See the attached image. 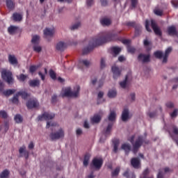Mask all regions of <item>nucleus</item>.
I'll return each mask as SVG.
<instances>
[{"instance_id":"51","label":"nucleus","mask_w":178,"mask_h":178,"mask_svg":"<svg viewBox=\"0 0 178 178\" xmlns=\"http://www.w3.org/2000/svg\"><path fill=\"white\" fill-rule=\"evenodd\" d=\"M0 118L3 119H8V113L5 111H0Z\"/></svg>"},{"instance_id":"7","label":"nucleus","mask_w":178,"mask_h":178,"mask_svg":"<svg viewBox=\"0 0 178 178\" xmlns=\"http://www.w3.org/2000/svg\"><path fill=\"white\" fill-rule=\"evenodd\" d=\"M151 27L156 35H159V37H162V31H161V28L158 26V24L154 19H151Z\"/></svg>"},{"instance_id":"6","label":"nucleus","mask_w":178,"mask_h":178,"mask_svg":"<svg viewBox=\"0 0 178 178\" xmlns=\"http://www.w3.org/2000/svg\"><path fill=\"white\" fill-rule=\"evenodd\" d=\"M26 108L28 109H37V108H40V102L36 98L29 99L26 102Z\"/></svg>"},{"instance_id":"45","label":"nucleus","mask_w":178,"mask_h":178,"mask_svg":"<svg viewBox=\"0 0 178 178\" xmlns=\"http://www.w3.org/2000/svg\"><path fill=\"white\" fill-rule=\"evenodd\" d=\"M143 44L147 51H149L151 50V47H148L149 45H151V42H149L147 39L143 40Z\"/></svg>"},{"instance_id":"15","label":"nucleus","mask_w":178,"mask_h":178,"mask_svg":"<svg viewBox=\"0 0 178 178\" xmlns=\"http://www.w3.org/2000/svg\"><path fill=\"white\" fill-rule=\"evenodd\" d=\"M131 165L134 169H138L141 166V161L139 158L134 157L131 159Z\"/></svg>"},{"instance_id":"43","label":"nucleus","mask_w":178,"mask_h":178,"mask_svg":"<svg viewBox=\"0 0 178 178\" xmlns=\"http://www.w3.org/2000/svg\"><path fill=\"white\" fill-rule=\"evenodd\" d=\"M129 79V75H126L125 79L121 82H120V86L122 88H125L126 86H127V80Z\"/></svg>"},{"instance_id":"25","label":"nucleus","mask_w":178,"mask_h":178,"mask_svg":"<svg viewBox=\"0 0 178 178\" xmlns=\"http://www.w3.org/2000/svg\"><path fill=\"white\" fill-rule=\"evenodd\" d=\"M29 84L30 87H40V80L38 79H33V80H29Z\"/></svg>"},{"instance_id":"55","label":"nucleus","mask_w":178,"mask_h":178,"mask_svg":"<svg viewBox=\"0 0 178 178\" xmlns=\"http://www.w3.org/2000/svg\"><path fill=\"white\" fill-rule=\"evenodd\" d=\"M127 51L130 54H134V52H136V48H134L133 47H131V46H128L127 47Z\"/></svg>"},{"instance_id":"30","label":"nucleus","mask_w":178,"mask_h":178,"mask_svg":"<svg viewBox=\"0 0 178 178\" xmlns=\"http://www.w3.org/2000/svg\"><path fill=\"white\" fill-rule=\"evenodd\" d=\"M8 61L11 65H17V59L13 55L8 56Z\"/></svg>"},{"instance_id":"56","label":"nucleus","mask_w":178,"mask_h":178,"mask_svg":"<svg viewBox=\"0 0 178 178\" xmlns=\"http://www.w3.org/2000/svg\"><path fill=\"white\" fill-rule=\"evenodd\" d=\"M58 102V95H54L51 97V104H56Z\"/></svg>"},{"instance_id":"37","label":"nucleus","mask_w":178,"mask_h":178,"mask_svg":"<svg viewBox=\"0 0 178 178\" xmlns=\"http://www.w3.org/2000/svg\"><path fill=\"white\" fill-rule=\"evenodd\" d=\"M14 120H15V123H18V124L19 123H22V122H23V117L20 114H17L14 117Z\"/></svg>"},{"instance_id":"42","label":"nucleus","mask_w":178,"mask_h":178,"mask_svg":"<svg viewBox=\"0 0 178 178\" xmlns=\"http://www.w3.org/2000/svg\"><path fill=\"white\" fill-rule=\"evenodd\" d=\"M10 101L12 102L13 104H19V95L17 93L15 94L13 98L10 99Z\"/></svg>"},{"instance_id":"3","label":"nucleus","mask_w":178,"mask_h":178,"mask_svg":"<svg viewBox=\"0 0 178 178\" xmlns=\"http://www.w3.org/2000/svg\"><path fill=\"white\" fill-rule=\"evenodd\" d=\"M1 77L3 80L6 81L8 84L13 83V77L12 76V72L9 70H3L1 71Z\"/></svg>"},{"instance_id":"58","label":"nucleus","mask_w":178,"mask_h":178,"mask_svg":"<svg viewBox=\"0 0 178 178\" xmlns=\"http://www.w3.org/2000/svg\"><path fill=\"white\" fill-rule=\"evenodd\" d=\"M86 5L88 8H90L94 5V0H86Z\"/></svg>"},{"instance_id":"2","label":"nucleus","mask_w":178,"mask_h":178,"mask_svg":"<svg viewBox=\"0 0 178 178\" xmlns=\"http://www.w3.org/2000/svg\"><path fill=\"white\" fill-rule=\"evenodd\" d=\"M134 138H136V136L133 135L129 139V141L133 145V149L132 152L134 154H136V152H138V149L143 145L144 143V136H140L138 137V138L134 142Z\"/></svg>"},{"instance_id":"64","label":"nucleus","mask_w":178,"mask_h":178,"mask_svg":"<svg viewBox=\"0 0 178 178\" xmlns=\"http://www.w3.org/2000/svg\"><path fill=\"white\" fill-rule=\"evenodd\" d=\"M170 52H172V47H168V48L165 50V54H164V55L169 56V54H170Z\"/></svg>"},{"instance_id":"54","label":"nucleus","mask_w":178,"mask_h":178,"mask_svg":"<svg viewBox=\"0 0 178 178\" xmlns=\"http://www.w3.org/2000/svg\"><path fill=\"white\" fill-rule=\"evenodd\" d=\"M80 26H81L80 22H78V23H76V24H74V25H72V26L70 27V30H77V29H79Z\"/></svg>"},{"instance_id":"40","label":"nucleus","mask_w":178,"mask_h":178,"mask_svg":"<svg viewBox=\"0 0 178 178\" xmlns=\"http://www.w3.org/2000/svg\"><path fill=\"white\" fill-rule=\"evenodd\" d=\"M18 96H21L23 99H27V97H29V93L25 91H19L17 92Z\"/></svg>"},{"instance_id":"21","label":"nucleus","mask_w":178,"mask_h":178,"mask_svg":"<svg viewBox=\"0 0 178 178\" xmlns=\"http://www.w3.org/2000/svg\"><path fill=\"white\" fill-rule=\"evenodd\" d=\"M113 152L115 154H118V149L119 148V144H120V140L118 138L113 139Z\"/></svg>"},{"instance_id":"60","label":"nucleus","mask_w":178,"mask_h":178,"mask_svg":"<svg viewBox=\"0 0 178 178\" xmlns=\"http://www.w3.org/2000/svg\"><path fill=\"white\" fill-rule=\"evenodd\" d=\"M3 88H5V85L3 82L0 80V94L3 92Z\"/></svg>"},{"instance_id":"14","label":"nucleus","mask_w":178,"mask_h":178,"mask_svg":"<svg viewBox=\"0 0 178 178\" xmlns=\"http://www.w3.org/2000/svg\"><path fill=\"white\" fill-rule=\"evenodd\" d=\"M19 152L20 154L19 157L22 158V156H24L25 159H29V156L30 155V153L29 151L26 150V146H22L19 149Z\"/></svg>"},{"instance_id":"23","label":"nucleus","mask_w":178,"mask_h":178,"mask_svg":"<svg viewBox=\"0 0 178 178\" xmlns=\"http://www.w3.org/2000/svg\"><path fill=\"white\" fill-rule=\"evenodd\" d=\"M121 51H122V49L120 47H111V54L113 56H115V57L118 56V55H119Z\"/></svg>"},{"instance_id":"35","label":"nucleus","mask_w":178,"mask_h":178,"mask_svg":"<svg viewBox=\"0 0 178 178\" xmlns=\"http://www.w3.org/2000/svg\"><path fill=\"white\" fill-rule=\"evenodd\" d=\"M28 77H29V75H26L24 74H21L17 76V78L19 80V81H22V83H24L26 80H27Z\"/></svg>"},{"instance_id":"52","label":"nucleus","mask_w":178,"mask_h":178,"mask_svg":"<svg viewBox=\"0 0 178 178\" xmlns=\"http://www.w3.org/2000/svg\"><path fill=\"white\" fill-rule=\"evenodd\" d=\"M177 115H178V109L177 108H175L172 113H170V118H172V119L177 118Z\"/></svg>"},{"instance_id":"33","label":"nucleus","mask_w":178,"mask_h":178,"mask_svg":"<svg viewBox=\"0 0 178 178\" xmlns=\"http://www.w3.org/2000/svg\"><path fill=\"white\" fill-rule=\"evenodd\" d=\"M6 6L8 9H10V10H13V9H15V3L12 0H6Z\"/></svg>"},{"instance_id":"4","label":"nucleus","mask_w":178,"mask_h":178,"mask_svg":"<svg viewBox=\"0 0 178 178\" xmlns=\"http://www.w3.org/2000/svg\"><path fill=\"white\" fill-rule=\"evenodd\" d=\"M80 95V86H76L74 90L71 91L70 88H67V97L68 98H79Z\"/></svg>"},{"instance_id":"57","label":"nucleus","mask_w":178,"mask_h":178,"mask_svg":"<svg viewBox=\"0 0 178 178\" xmlns=\"http://www.w3.org/2000/svg\"><path fill=\"white\" fill-rule=\"evenodd\" d=\"M165 106H167L168 108H169L170 109H172V108H175V104H173V102H168L165 104Z\"/></svg>"},{"instance_id":"46","label":"nucleus","mask_w":178,"mask_h":178,"mask_svg":"<svg viewBox=\"0 0 178 178\" xmlns=\"http://www.w3.org/2000/svg\"><path fill=\"white\" fill-rule=\"evenodd\" d=\"M60 97H62V98H65L67 97V88H63L60 94Z\"/></svg>"},{"instance_id":"16","label":"nucleus","mask_w":178,"mask_h":178,"mask_svg":"<svg viewBox=\"0 0 178 178\" xmlns=\"http://www.w3.org/2000/svg\"><path fill=\"white\" fill-rule=\"evenodd\" d=\"M151 56L149 54L145 55L143 54H140L138 56V60H141L143 63H147L149 62Z\"/></svg>"},{"instance_id":"47","label":"nucleus","mask_w":178,"mask_h":178,"mask_svg":"<svg viewBox=\"0 0 178 178\" xmlns=\"http://www.w3.org/2000/svg\"><path fill=\"white\" fill-rule=\"evenodd\" d=\"M9 176V170H5L0 174V178H6Z\"/></svg>"},{"instance_id":"63","label":"nucleus","mask_w":178,"mask_h":178,"mask_svg":"<svg viewBox=\"0 0 178 178\" xmlns=\"http://www.w3.org/2000/svg\"><path fill=\"white\" fill-rule=\"evenodd\" d=\"M100 66L102 69H104V67H105V58L101 59Z\"/></svg>"},{"instance_id":"49","label":"nucleus","mask_w":178,"mask_h":178,"mask_svg":"<svg viewBox=\"0 0 178 178\" xmlns=\"http://www.w3.org/2000/svg\"><path fill=\"white\" fill-rule=\"evenodd\" d=\"M149 23H150L149 20L146 19L145 26V29H146L147 31H148L149 33H151L152 31V30H151V28H149Z\"/></svg>"},{"instance_id":"34","label":"nucleus","mask_w":178,"mask_h":178,"mask_svg":"<svg viewBox=\"0 0 178 178\" xmlns=\"http://www.w3.org/2000/svg\"><path fill=\"white\" fill-rule=\"evenodd\" d=\"M13 18L15 22H20L22 19H23V17L21 14H19L17 13H15L13 15Z\"/></svg>"},{"instance_id":"13","label":"nucleus","mask_w":178,"mask_h":178,"mask_svg":"<svg viewBox=\"0 0 178 178\" xmlns=\"http://www.w3.org/2000/svg\"><path fill=\"white\" fill-rule=\"evenodd\" d=\"M65 49H66V44L64 42L60 41L56 43V51H57V52H65Z\"/></svg>"},{"instance_id":"12","label":"nucleus","mask_w":178,"mask_h":178,"mask_svg":"<svg viewBox=\"0 0 178 178\" xmlns=\"http://www.w3.org/2000/svg\"><path fill=\"white\" fill-rule=\"evenodd\" d=\"M163 171H162L161 170H159V173L157 175V178H163L165 176V174L173 172V170L170 169L169 167L164 168L163 169Z\"/></svg>"},{"instance_id":"39","label":"nucleus","mask_w":178,"mask_h":178,"mask_svg":"<svg viewBox=\"0 0 178 178\" xmlns=\"http://www.w3.org/2000/svg\"><path fill=\"white\" fill-rule=\"evenodd\" d=\"M33 49L35 52L40 54V52H41V51H42V47L40 45V44H33Z\"/></svg>"},{"instance_id":"26","label":"nucleus","mask_w":178,"mask_h":178,"mask_svg":"<svg viewBox=\"0 0 178 178\" xmlns=\"http://www.w3.org/2000/svg\"><path fill=\"white\" fill-rule=\"evenodd\" d=\"M112 127H113V123L112 122L108 123L106 130L104 131V134L106 137H107V136H111V131L112 130Z\"/></svg>"},{"instance_id":"50","label":"nucleus","mask_w":178,"mask_h":178,"mask_svg":"<svg viewBox=\"0 0 178 178\" xmlns=\"http://www.w3.org/2000/svg\"><path fill=\"white\" fill-rule=\"evenodd\" d=\"M137 5H138V0H131V6L132 9L137 8Z\"/></svg>"},{"instance_id":"31","label":"nucleus","mask_w":178,"mask_h":178,"mask_svg":"<svg viewBox=\"0 0 178 178\" xmlns=\"http://www.w3.org/2000/svg\"><path fill=\"white\" fill-rule=\"evenodd\" d=\"M92 123H99L101 122V115H95L92 118H90Z\"/></svg>"},{"instance_id":"22","label":"nucleus","mask_w":178,"mask_h":178,"mask_svg":"<svg viewBox=\"0 0 178 178\" xmlns=\"http://www.w3.org/2000/svg\"><path fill=\"white\" fill-rule=\"evenodd\" d=\"M19 31V27L15 26H10L8 29V31L10 35H15V34H17V31Z\"/></svg>"},{"instance_id":"24","label":"nucleus","mask_w":178,"mask_h":178,"mask_svg":"<svg viewBox=\"0 0 178 178\" xmlns=\"http://www.w3.org/2000/svg\"><path fill=\"white\" fill-rule=\"evenodd\" d=\"M122 122H127L129 120V109L124 108L122 113Z\"/></svg>"},{"instance_id":"18","label":"nucleus","mask_w":178,"mask_h":178,"mask_svg":"<svg viewBox=\"0 0 178 178\" xmlns=\"http://www.w3.org/2000/svg\"><path fill=\"white\" fill-rule=\"evenodd\" d=\"M167 33L168 35H177V30H176V26H168L167 29Z\"/></svg>"},{"instance_id":"9","label":"nucleus","mask_w":178,"mask_h":178,"mask_svg":"<svg viewBox=\"0 0 178 178\" xmlns=\"http://www.w3.org/2000/svg\"><path fill=\"white\" fill-rule=\"evenodd\" d=\"M92 163L97 170H99V169L102 168V165H104V160H102V159L95 158L93 159Z\"/></svg>"},{"instance_id":"17","label":"nucleus","mask_w":178,"mask_h":178,"mask_svg":"<svg viewBox=\"0 0 178 178\" xmlns=\"http://www.w3.org/2000/svg\"><path fill=\"white\" fill-rule=\"evenodd\" d=\"M111 70L113 72V79L115 80H116V79H118V77L120 76V74L122 73V70H120V69H119L118 67L113 66L112 68H111Z\"/></svg>"},{"instance_id":"5","label":"nucleus","mask_w":178,"mask_h":178,"mask_svg":"<svg viewBox=\"0 0 178 178\" xmlns=\"http://www.w3.org/2000/svg\"><path fill=\"white\" fill-rule=\"evenodd\" d=\"M49 137L51 141H56V140H59L60 138H63L65 137V131H63L62 129H60L56 132L51 133Z\"/></svg>"},{"instance_id":"27","label":"nucleus","mask_w":178,"mask_h":178,"mask_svg":"<svg viewBox=\"0 0 178 178\" xmlns=\"http://www.w3.org/2000/svg\"><path fill=\"white\" fill-rule=\"evenodd\" d=\"M40 35H33L31 40V44H33V45H37L40 44Z\"/></svg>"},{"instance_id":"10","label":"nucleus","mask_w":178,"mask_h":178,"mask_svg":"<svg viewBox=\"0 0 178 178\" xmlns=\"http://www.w3.org/2000/svg\"><path fill=\"white\" fill-rule=\"evenodd\" d=\"M55 118V114L52 113H44L42 115L38 116V120H52Z\"/></svg>"},{"instance_id":"8","label":"nucleus","mask_w":178,"mask_h":178,"mask_svg":"<svg viewBox=\"0 0 178 178\" xmlns=\"http://www.w3.org/2000/svg\"><path fill=\"white\" fill-rule=\"evenodd\" d=\"M44 38L48 40V38H52L54 34H55V28H45L43 30Z\"/></svg>"},{"instance_id":"19","label":"nucleus","mask_w":178,"mask_h":178,"mask_svg":"<svg viewBox=\"0 0 178 178\" xmlns=\"http://www.w3.org/2000/svg\"><path fill=\"white\" fill-rule=\"evenodd\" d=\"M90 65V63L88 60H79L78 63V67L82 70L83 65L86 66V67H88Z\"/></svg>"},{"instance_id":"44","label":"nucleus","mask_w":178,"mask_h":178,"mask_svg":"<svg viewBox=\"0 0 178 178\" xmlns=\"http://www.w3.org/2000/svg\"><path fill=\"white\" fill-rule=\"evenodd\" d=\"M155 58L157 59H162L163 58V53L161 51H156L154 53Z\"/></svg>"},{"instance_id":"11","label":"nucleus","mask_w":178,"mask_h":178,"mask_svg":"<svg viewBox=\"0 0 178 178\" xmlns=\"http://www.w3.org/2000/svg\"><path fill=\"white\" fill-rule=\"evenodd\" d=\"M125 26H127V27L135 28L136 33H139L140 30H141V26L139 24L136 23V22H126Z\"/></svg>"},{"instance_id":"36","label":"nucleus","mask_w":178,"mask_h":178,"mask_svg":"<svg viewBox=\"0 0 178 178\" xmlns=\"http://www.w3.org/2000/svg\"><path fill=\"white\" fill-rule=\"evenodd\" d=\"M119 173H120V167H117L114 170L111 172V177H118V176H119Z\"/></svg>"},{"instance_id":"59","label":"nucleus","mask_w":178,"mask_h":178,"mask_svg":"<svg viewBox=\"0 0 178 178\" xmlns=\"http://www.w3.org/2000/svg\"><path fill=\"white\" fill-rule=\"evenodd\" d=\"M154 14L157 16H162V15H163V12L161 10H154Z\"/></svg>"},{"instance_id":"29","label":"nucleus","mask_w":178,"mask_h":178,"mask_svg":"<svg viewBox=\"0 0 178 178\" xmlns=\"http://www.w3.org/2000/svg\"><path fill=\"white\" fill-rule=\"evenodd\" d=\"M121 148H122V149H124V151H125L127 154H128L129 152H130V151L131 149V147H130V145L127 144V143L122 144L121 146Z\"/></svg>"},{"instance_id":"1","label":"nucleus","mask_w":178,"mask_h":178,"mask_svg":"<svg viewBox=\"0 0 178 178\" xmlns=\"http://www.w3.org/2000/svg\"><path fill=\"white\" fill-rule=\"evenodd\" d=\"M116 40H118V34L113 32H106L104 34L101 33L89 41L88 46L83 49L82 54L83 55H87L96 47H99V45L106 42H111V41H116Z\"/></svg>"},{"instance_id":"48","label":"nucleus","mask_w":178,"mask_h":178,"mask_svg":"<svg viewBox=\"0 0 178 178\" xmlns=\"http://www.w3.org/2000/svg\"><path fill=\"white\" fill-rule=\"evenodd\" d=\"M49 76L51 79H52V80L56 79V73H55V71H54V70H49Z\"/></svg>"},{"instance_id":"38","label":"nucleus","mask_w":178,"mask_h":178,"mask_svg":"<svg viewBox=\"0 0 178 178\" xmlns=\"http://www.w3.org/2000/svg\"><path fill=\"white\" fill-rule=\"evenodd\" d=\"M109 122H115L116 120V113L111 111L108 115Z\"/></svg>"},{"instance_id":"61","label":"nucleus","mask_w":178,"mask_h":178,"mask_svg":"<svg viewBox=\"0 0 178 178\" xmlns=\"http://www.w3.org/2000/svg\"><path fill=\"white\" fill-rule=\"evenodd\" d=\"M147 115L151 119H152L156 116V111L148 113Z\"/></svg>"},{"instance_id":"32","label":"nucleus","mask_w":178,"mask_h":178,"mask_svg":"<svg viewBox=\"0 0 178 178\" xmlns=\"http://www.w3.org/2000/svg\"><path fill=\"white\" fill-rule=\"evenodd\" d=\"M100 23L102 26H111L112 22H111V19L108 18H103L100 20Z\"/></svg>"},{"instance_id":"62","label":"nucleus","mask_w":178,"mask_h":178,"mask_svg":"<svg viewBox=\"0 0 178 178\" xmlns=\"http://www.w3.org/2000/svg\"><path fill=\"white\" fill-rule=\"evenodd\" d=\"M171 3L174 8H178V0H172Z\"/></svg>"},{"instance_id":"28","label":"nucleus","mask_w":178,"mask_h":178,"mask_svg":"<svg viewBox=\"0 0 178 178\" xmlns=\"http://www.w3.org/2000/svg\"><path fill=\"white\" fill-rule=\"evenodd\" d=\"M14 92H16V90L15 89H8L6 90H3L2 94L5 97H10V95H13Z\"/></svg>"},{"instance_id":"20","label":"nucleus","mask_w":178,"mask_h":178,"mask_svg":"<svg viewBox=\"0 0 178 178\" xmlns=\"http://www.w3.org/2000/svg\"><path fill=\"white\" fill-rule=\"evenodd\" d=\"M90 65V63L88 60H79L78 63V67L82 70L83 65L86 66V67H88Z\"/></svg>"},{"instance_id":"41","label":"nucleus","mask_w":178,"mask_h":178,"mask_svg":"<svg viewBox=\"0 0 178 178\" xmlns=\"http://www.w3.org/2000/svg\"><path fill=\"white\" fill-rule=\"evenodd\" d=\"M116 95H118V92H116V90H111L108 92V98H115Z\"/></svg>"},{"instance_id":"53","label":"nucleus","mask_w":178,"mask_h":178,"mask_svg":"<svg viewBox=\"0 0 178 178\" xmlns=\"http://www.w3.org/2000/svg\"><path fill=\"white\" fill-rule=\"evenodd\" d=\"M39 66L38 65H31L30 67H29V72L30 73H34L37 69H38Z\"/></svg>"}]
</instances>
